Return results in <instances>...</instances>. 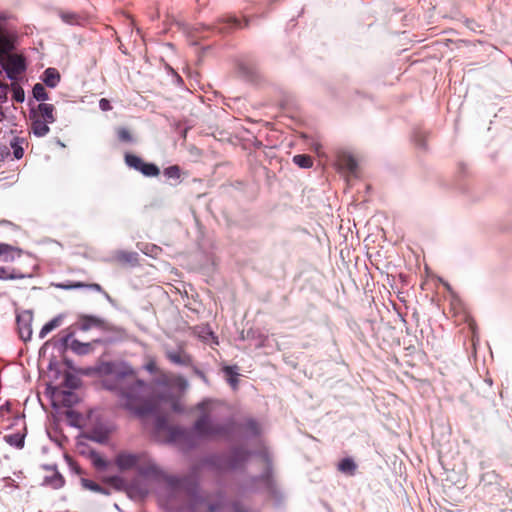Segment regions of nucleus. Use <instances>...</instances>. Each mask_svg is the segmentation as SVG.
Returning a JSON list of instances; mask_svg holds the SVG:
<instances>
[{
  "label": "nucleus",
  "mask_w": 512,
  "mask_h": 512,
  "mask_svg": "<svg viewBox=\"0 0 512 512\" xmlns=\"http://www.w3.org/2000/svg\"><path fill=\"white\" fill-rule=\"evenodd\" d=\"M103 371L111 374L112 378L107 379L105 385L115 393L122 408L139 417L155 411L157 401L151 387L139 379L130 366L107 363L103 366Z\"/></svg>",
  "instance_id": "nucleus-1"
},
{
  "label": "nucleus",
  "mask_w": 512,
  "mask_h": 512,
  "mask_svg": "<svg viewBox=\"0 0 512 512\" xmlns=\"http://www.w3.org/2000/svg\"><path fill=\"white\" fill-rule=\"evenodd\" d=\"M216 402L206 400L197 405V409L202 412L201 416L195 421L193 431H188L181 427L171 426L168 428L169 439L181 446L183 449L191 448L196 445L194 433L200 438L214 439L226 437L230 433V425L216 423L211 420V414L214 411Z\"/></svg>",
  "instance_id": "nucleus-2"
},
{
  "label": "nucleus",
  "mask_w": 512,
  "mask_h": 512,
  "mask_svg": "<svg viewBox=\"0 0 512 512\" xmlns=\"http://www.w3.org/2000/svg\"><path fill=\"white\" fill-rule=\"evenodd\" d=\"M263 471L259 477H251L244 483V490L254 491L264 489L271 492L274 488L272 465L268 459H262Z\"/></svg>",
  "instance_id": "nucleus-3"
},
{
  "label": "nucleus",
  "mask_w": 512,
  "mask_h": 512,
  "mask_svg": "<svg viewBox=\"0 0 512 512\" xmlns=\"http://www.w3.org/2000/svg\"><path fill=\"white\" fill-rule=\"evenodd\" d=\"M248 457V452L241 448H236L228 454L215 456L211 463L220 470H233L241 467Z\"/></svg>",
  "instance_id": "nucleus-4"
},
{
  "label": "nucleus",
  "mask_w": 512,
  "mask_h": 512,
  "mask_svg": "<svg viewBox=\"0 0 512 512\" xmlns=\"http://www.w3.org/2000/svg\"><path fill=\"white\" fill-rule=\"evenodd\" d=\"M100 339H95L91 342H81L74 339V332L67 329L62 331L61 343L65 349H70L77 355L83 356L92 353L95 349V344H100Z\"/></svg>",
  "instance_id": "nucleus-5"
},
{
  "label": "nucleus",
  "mask_w": 512,
  "mask_h": 512,
  "mask_svg": "<svg viewBox=\"0 0 512 512\" xmlns=\"http://www.w3.org/2000/svg\"><path fill=\"white\" fill-rule=\"evenodd\" d=\"M32 321L33 314L28 310L22 311L16 316L18 334L24 342L29 341L32 337Z\"/></svg>",
  "instance_id": "nucleus-6"
},
{
  "label": "nucleus",
  "mask_w": 512,
  "mask_h": 512,
  "mask_svg": "<svg viewBox=\"0 0 512 512\" xmlns=\"http://www.w3.org/2000/svg\"><path fill=\"white\" fill-rule=\"evenodd\" d=\"M141 461V455L127 451L119 452L114 459V463L120 471H128L138 467Z\"/></svg>",
  "instance_id": "nucleus-7"
},
{
  "label": "nucleus",
  "mask_w": 512,
  "mask_h": 512,
  "mask_svg": "<svg viewBox=\"0 0 512 512\" xmlns=\"http://www.w3.org/2000/svg\"><path fill=\"white\" fill-rule=\"evenodd\" d=\"M54 112V105L49 103H40L37 105L36 109L31 111V115L52 124L56 120Z\"/></svg>",
  "instance_id": "nucleus-8"
},
{
  "label": "nucleus",
  "mask_w": 512,
  "mask_h": 512,
  "mask_svg": "<svg viewBox=\"0 0 512 512\" xmlns=\"http://www.w3.org/2000/svg\"><path fill=\"white\" fill-rule=\"evenodd\" d=\"M166 357L174 364L189 366L192 364V358L182 348L177 351H166Z\"/></svg>",
  "instance_id": "nucleus-9"
},
{
  "label": "nucleus",
  "mask_w": 512,
  "mask_h": 512,
  "mask_svg": "<svg viewBox=\"0 0 512 512\" xmlns=\"http://www.w3.org/2000/svg\"><path fill=\"white\" fill-rule=\"evenodd\" d=\"M114 261L120 265L136 266L138 264V254L129 251H117L113 256Z\"/></svg>",
  "instance_id": "nucleus-10"
},
{
  "label": "nucleus",
  "mask_w": 512,
  "mask_h": 512,
  "mask_svg": "<svg viewBox=\"0 0 512 512\" xmlns=\"http://www.w3.org/2000/svg\"><path fill=\"white\" fill-rule=\"evenodd\" d=\"M337 163L341 169L354 173L357 169V162L355 158L348 153H341L338 155Z\"/></svg>",
  "instance_id": "nucleus-11"
},
{
  "label": "nucleus",
  "mask_w": 512,
  "mask_h": 512,
  "mask_svg": "<svg viewBox=\"0 0 512 512\" xmlns=\"http://www.w3.org/2000/svg\"><path fill=\"white\" fill-rule=\"evenodd\" d=\"M32 124L31 129L37 137H43L47 135L50 131V128L48 126V122L41 120L33 115H31Z\"/></svg>",
  "instance_id": "nucleus-12"
},
{
  "label": "nucleus",
  "mask_w": 512,
  "mask_h": 512,
  "mask_svg": "<svg viewBox=\"0 0 512 512\" xmlns=\"http://www.w3.org/2000/svg\"><path fill=\"white\" fill-rule=\"evenodd\" d=\"M22 250L6 243H0V257H3L4 261H13L15 256H20Z\"/></svg>",
  "instance_id": "nucleus-13"
},
{
  "label": "nucleus",
  "mask_w": 512,
  "mask_h": 512,
  "mask_svg": "<svg viewBox=\"0 0 512 512\" xmlns=\"http://www.w3.org/2000/svg\"><path fill=\"white\" fill-rule=\"evenodd\" d=\"M25 70V64L22 59H11L7 68L9 78L15 79L16 76Z\"/></svg>",
  "instance_id": "nucleus-14"
},
{
  "label": "nucleus",
  "mask_w": 512,
  "mask_h": 512,
  "mask_svg": "<svg viewBox=\"0 0 512 512\" xmlns=\"http://www.w3.org/2000/svg\"><path fill=\"white\" fill-rule=\"evenodd\" d=\"M43 81L48 87L54 88L60 81V74L55 68H47L43 74Z\"/></svg>",
  "instance_id": "nucleus-15"
},
{
  "label": "nucleus",
  "mask_w": 512,
  "mask_h": 512,
  "mask_svg": "<svg viewBox=\"0 0 512 512\" xmlns=\"http://www.w3.org/2000/svg\"><path fill=\"white\" fill-rule=\"evenodd\" d=\"M357 465L352 458H344L338 464V470L346 475L353 476Z\"/></svg>",
  "instance_id": "nucleus-16"
},
{
  "label": "nucleus",
  "mask_w": 512,
  "mask_h": 512,
  "mask_svg": "<svg viewBox=\"0 0 512 512\" xmlns=\"http://www.w3.org/2000/svg\"><path fill=\"white\" fill-rule=\"evenodd\" d=\"M25 435L22 433L8 434L4 436V440L9 445L21 449L24 446Z\"/></svg>",
  "instance_id": "nucleus-17"
},
{
  "label": "nucleus",
  "mask_w": 512,
  "mask_h": 512,
  "mask_svg": "<svg viewBox=\"0 0 512 512\" xmlns=\"http://www.w3.org/2000/svg\"><path fill=\"white\" fill-rule=\"evenodd\" d=\"M61 322H62L61 316H57V317L53 318L52 320H50L48 323H46L42 327V329L39 333V337L42 339L45 338L48 333H50L51 331H53L54 329L59 327L61 325Z\"/></svg>",
  "instance_id": "nucleus-18"
},
{
  "label": "nucleus",
  "mask_w": 512,
  "mask_h": 512,
  "mask_svg": "<svg viewBox=\"0 0 512 512\" xmlns=\"http://www.w3.org/2000/svg\"><path fill=\"white\" fill-rule=\"evenodd\" d=\"M61 322H62L61 316H57V317L53 318L52 320H50L48 323H46L42 327V329L39 333V337L42 339L45 338L48 333H50L51 331H53L54 329L59 327L61 325Z\"/></svg>",
  "instance_id": "nucleus-19"
},
{
  "label": "nucleus",
  "mask_w": 512,
  "mask_h": 512,
  "mask_svg": "<svg viewBox=\"0 0 512 512\" xmlns=\"http://www.w3.org/2000/svg\"><path fill=\"white\" fill-rule=\"evenodd\" d=\"M102 321L94 316H82L80 320V329L88 331L92 326H100Z\"/></svg>",
  "instance_id": "nucleus-20"
},
{
  "label": "nucleus",
  "mask_w": 512,
  "mask_h": 512,
  "mask_svg": "<svg viewBox=\"0 0 512 512\" xmlns=\"http://www.w3.org/2000/svg\"><path fill=\"white\" fill-rule=\"evenodd\" d=\"M293 162L300 168H311L313 166V159L307 154H298L293 157Z\"/></svg>",
  "instance_id": "nucleus-21"
},
{
  "label": "nucleus",
  "mask_w": 512,
  "mask_h": 512,
  "mask_svg": "<svg viewBox=\"0 0 512 512\" xmlns=\"http://www.w3.org/2000/svg\"><path fill=\"white\" fill-rule=\"evenodd\" d=\"M104 482L119 491L123 490L126 485L125 480L121 476L117 475L105 477Z\"/></svg>",
  "instance_id": "nucleus-22"
},
{
  "label": "nucleus",
  "mask_w": 512,
  "mask_h": 512,
  "mask_svg": "<svg viewBox=\"0 0 512 512\" xmlns=\"http://www.w3.org/2000/svg\"><path fill=\"white\" fill-rule=\"evenodd\" d=\"M125 163L130 168H133V169L139 171L141 166L143 165L144 161L142 158H140L134 154L126 153L125 154Z\"/></svg>",
  "instance_id": "nucleus-23"
},
{
  "label": "nucleus",
  "mask_w": 512,
  "mask_h": 512,
  "mask_svg": "<svg viewBox=\"0 0 512 512\" xmlns=\"http://www.w3.org/2000/svg\"><path fill=\"white\" fill-rule=\"evenodd\" d=\"M139 171L147 177H156L160 174V169L153 163L144 162Z\"/></svg>",
  "instance_id": "nucleus-24"
},
{
  "label": "nucleus",
  "mask_w": 512,
  "mask_h": 512,
  "mask_svg": "<svg viewBox=\"0 0 512 512\" xmlns=\"http://www.w3.org/2000/svg\"><path fill=\"white\" fill-rule=\"evenodd\" d=\"M63 287L65 289H75V288L86 287V288H89V289L97 291V292H103L102 287L97 283L85 284L82 282H75V283H70V284L64 285Z\"/></svg>",
  "instance_id": "nucleus-25"
},
{
  "label": "nucleus",
  "mask_w": 512,
  "mask_h": 512,
  "mask_svg": "<svg viewBox=\"0 0 512 512\" xmlns=\"http://www.w3.org/2000/svg\"><path fill=\"white\" fill-rule=\"evenodd\" d=\"M24 140L21 138H14L11 142V147L13 149V154L16 159H21L24 155V149L22 147Z\"/></svg>",
  "instance_id": "nucleus-26"
},
{
  "label": "nucleus",
  "mask_w": 512,
  "mask_h": 512,
  "mask_svg": "<svg viewBox=\"0 0 512 512\" xmlns=\"http://www.w3.org/2000/svg\"><path fill=\"white\" fill-rule=\"evenodd\" d=\"M33 96L38 101H45L48 99V94L45 87L41 83H37L33 87Z\"/></svg>",
  "instance_id": "nucleus-27"
},
{
  "label": "nucleus",
  "mask_w": 512,
  "mask_h": 512,
  "mask_svg": "<svg viewBox=\"0 0 512 512\" xmlns=\"http://www.w3.org/2000/svg\"><path fill=\"white\" fill-rule=\"evenodd\" d=\"M90 458L95 468L100 470L107 468V461L99 453L92 452Z\"/></svg>",
  "instance_id": "nucleus-28"
},
{
  "label": "nucleus",
  "mask_w": 512,
  "mask_h": 512,
  "mask_svg": "<svg viewBox=\"0 0 512 512\" xmlns=\"http://www.w3.org/2000/svg\"><path fill=\"white\" fill-rule=\"evenodd\" d=\"M225 373L229 376L228 383L231 385L233 389H237L238 387V373L234 371L233 367L226 366L224 368Z\"/></svg>",
  "instance_id": "nucleus-29"
},
{
  "label": "nucleus",
  "mask_w": 512,
  "mask_h": 512,
  "mask_svg": "<svg viewBox=\"0 0 512 512\" xmlns=\"http://www.w3.org/2000/svg\"><path fill=\"white\" fill-rule=\"evenodd\" d=\"M117 136L121 142L130 143L133 141V136L127 128L120 127L117 129Z\"/></svg>",
  "instance_id": "nucleus-30"
},
{
  "label": "nucleus",
  "mask_w": 512,
  "mask_h": 512,
  "mask_svg": "<svg viewBox=\"0 0 512 512\" xmlns=\"http://www.w3.org/2000/svg\"><path fill=\"white\" fill-rule=\"evenodd\" d=\"M164 175L168 178L178 179L180 177V168L177 165L167 167L164 170Z\"/></svg>",
  "instance_id": "nucleus-31"
},
{
  "label": "nucleus",
  "mask_w": 512,
  "mask_h": 512,
  "mask_svg": "<svg viewBox=\"0 0 512 512\" xmlns=\"http://www.w3.org/2000/svg\"><path fill=\"white\" fill-rule=\"evenodd\" d=\"M24 98H25L24 90L20 86L14 85L13 86V99L16 102L21 103L24 101Z\"/></svg>",
  "instance_id": "nucleus-32"
},
{
  "label": "nucleus",
  "mask_w": 512,
  "mask_h": 512,
  "mask_svg": "<svg viewBox=\"0 0 512 512\" xmlns=\"http://www.w3.org/2000/svg\"><path fill=\"white\" fill-rule=\"evenodd\" d=\"M49 483L54 488H60L64 484V478L58 472H56L54 476L49 479Z\"/></svg>",
  "instance_id": "nucleus-33"
},
{
  "label": "nucleus",
  "mask_w": 512,
  "mask_h": 512,
  "mask_svg": "<svg viewBox=\"0 0 512 512\" xmlns=\"http://www.w3.org/2000/svg\"><path fill=\"white\" fill-rule=\"evenodd\" d=\"M19 276L10 273L6 268L0 267V280L16 279Z\"/></svg>",
  "instance_id": "nucleus-34"
},
{
  "label": "nucleus",
  "mask_w": 512,
  "mask_h": 512,
  "mask_svg": "<svg viewBox=\"0 0 512 512\" xmlns=\"http://www.w3.org/2000/svg\"><path fill=\"white\" fill-rule=\"evenodd\" d=\"M77 379L73 375L67 373L65 375V385L69 388H76L77 387Z\"/></svg>",
  "instance_id": "nucleus-35"
},
{
  "label": "nucleus",
  "mask_w": 512,
  "mask_h": 512,
  "mask_svg": "<svg viewBox=\"0 0 512 512\" xmlns=\"http://www.w3.org/2000/svg\"><path fill=\"white\" fill-rule=\"evenodd\" d=\"M247 430H249L252 434H259V425L254 420H249L246 424Z\"/></svg>",
  "instance_id": "nucleus-36"
},
{
  "label": "nucleus",
  "mask_w": 512,
  "mask_h": 512,
  "mask_svg": "<svg viewBox=\"0 0 512 512\" xmlns=\"http://www.w3.org/2000/svg\"><path fill=\"white\" fill-rule=\"evenodd\" d=\"M99 107L102 111H109L112 109L111 105H110V102L108 99L106 98H102L100 99L99 101Z\"/></svg>",
  "instance_id": "nucleus-37"
},
{
  "label": "nucleus",
  "mask_w": 512,
  "mask_h": 512,
  "mask_svg": "<svg viewBox=\"0 0 512 512\" xmlns=\"http://www.w3.org/2000/svg\"><path fill=\"white\" fill-rule=\"evenodd\" d=\"M86 487H88L89 489H91L92 491H95V492H100V493L104 492V489L99 484H97L95 482H87Z\"/></svg>",
  "instance_id": "nucleus-38"
},
{
  "label": "nucleus",
  "mask_w": 512,
  "mask_h": 512,
  "mask_svg": "<svg viewBox=\"0 0 512 512\" xmlns=\"http://www.w3.org/2000/svg\"><path fill=\"white\" fill-rule=\"evenodd\" d=\"M10 154L6 146H0V163L3 162Z\"/></svg>",
  "instance_id": "nucleus-39"
},
{
  "label": "nucleus",
  "mask_w": 512,
  "mask_h": 512,
  "mask_svg": "<svg viewBox=\"0 0 512 512\" xmlns=\"http://www.w3.org/2000/svg\"><path fill=\"white\" fill-rule=\"evenodd\" d=\"M74 397V394L71 392L64 393L63 395V403L67 406H70L72 404L71 398Z\"/></svg>",
  "instance_id": "nucleus-40"
},
{
  "label": "nucleus",
  "mask_w": 512,
  "mask_h": 512,
  "mask_svg": "<svg viewBox=\"0 0 512 512\" xmlns=\"http://www.w3.org/2000/svg\"><path fill=\"white\" fill-rule=\"evenodd\" d=\"M8 86L0 82V98H6Z\"/></svg>",
  "instance_id": "nucleus-41"
},
{
  "label": "nucleus",
  "mask_w": 512,
  "mask_h": 512,
  "mask_svg": "<svg viewBox=\"0 0 512 512\" xmlns=\"http://www.w3.org/2000/svg\"><path fill=\"white\" fill-rule=\"evenodd\" d=\"M227 22L232 24L235 27H239L240 26L239 20L237 18H235V17H229Z\"/></svg>",
  "instance_id": "nucleus-42"
},
{
  "label": "nucleus",
  "mask_w": 512,
  "mask_h": 512,
  "mask_svg": "<svg viewBox=\"0 0 512 512\" xmlns=\"http://www.w3.org/2000/svg\"><path fill=\"white\" fill-rule=\"evenodd\" d=\"M163 426H164V421H163V419L159 418V419H158V423H157V427H158L159 429H162V428H163Z\"/></svg>",
  "instance_id": "nucleus-43"
},
{
  "label": "nucleus",
  "mask_w": 512,
  "mask_h": 512,
  "mask_svg": "<svg viewBox=\"0 0 512 512\" xmlns=\"http://www.w3.org/2000/svg\"><path fill=\"white\" fill-rule=\"evenodd\" d=\"M416 141L418 142V144H419L420 146H422V147H424V146H425L424 140H423L422 138H419V139L417 138V139H416Z\"/></svg>",
  "instance_id": "nucleus-44"
},
{
  "label": "nucleus",
  "mask_w": 512,
  "mask_h": 512,
  "mask_svg": "<svg viewBox=\"0 0 512 512\" xmlns=\"http://www.w3.org/2000/svg\"><path fill=\"white\" fill-rule=\"evenodd\" d=\"M172 408L173 410L178 411V404L174 401L172 402Z\"/></svg>",
  "instance_id": "nucleus-45"
},
{
  "label": "nucleus",
  "mask_w": 512,
  "mask_h": 512,
  "mask_svg": "<svg viewBox=\"0 0 512 512\" xmlns=\"http://www.w3.org/2000/svg\"><path fill=\"white\" fill-rule=\"evenodd\" d=\"M64 362L68 367H71V362L69 360L65 359Z\"/></svg>",
  "instance_id": "nucleus-46"
},
{
  "label": "nucleus",
  "mask_w": 512,
  "mask_h": 512,
  "mask_svg": "<svg viewBox=\"0 0 512 512\" xmlns=\"http://www.w3.org/2000/svg\"><path fill=\"white\" fill-rule=\"evenodd\" d=\"M147 368H148L150 371H152V370H153V368H154V364H149Z\"/></svg>",
  "instance_id": "nucleus-47"
}]
</instances>
